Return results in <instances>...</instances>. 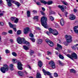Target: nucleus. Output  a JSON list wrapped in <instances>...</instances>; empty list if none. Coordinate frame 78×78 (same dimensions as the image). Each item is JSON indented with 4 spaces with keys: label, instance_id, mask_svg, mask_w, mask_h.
Listing matches in <instances>:
<instances>
[{
    "label": "nucleus",
    "instance_id": "obj_1",
    "mask_svg": "<svg viewBox=\"0 0 78 78\" xmlns=\"http://www.w3.org/2000/svg\"><path fill=\"white\" fill-rule=\"evenodd\" d=\"M17 41L18 43L20 44H21L22 43H23V44H26L27 45H28V46H30V43L28 42V41H26L24 38H21L19 37L17 38Z\"/></svg>",
    "mask_w": 78,
    "mask_h": 78
},
{
    "label": "nucleus",
    "instance_id": "obj_2",
    "mask_svg": "<svg viewBox=\"0 0 78 78\" xmlns=\"http://www.w3.org/2000/svg\"><path fill=\"white\" fill-rule=\"evenodd\" d=\"M47 18L45 16H43L41 18V22L42 25L45 28H47Z\"/></svg>",
    "mask_w": 78,
    "mask_h": 78
},
{
    "label": "nucleus",
    "instance_id": "obj_3",
    "mask_svg": "<svg viewBox=\"0 0 78 78\" xmlns=\"http://www.w3.org/2000/svg\"><path fill=\"white\" fill-rule=\"evenodd\" d=\"M66 56L67 57L72 60H73V58L75 59H77L78 58L76 54L75 53H73L71 55L67 54Z\"/></svg>",
    "mask_w": 78,
    "mask_h": 78
},
{
    "label": "nucleus",
    "instance_id": "obj_4",
    "mask_svg": "<svg viewBox=\"0 0 78 78\" xmlns=\"http://www.w3.org/2000/svg\"><path fill=\"white\" fill-rule=\"evenodd\" d=\"M8 70H9L8 66L6 65H4L3 67L1 68V71L3 73H5L6 72V71H8Z\"/></svg>",
    "mask_w": 78,
    "mask_h": 78
},
{
    "label": "nucleus",
    "instance_id": "obj_5",
    "mask_svg": "<svg viewBox=\"0 0 78 78\" xmlns=\"http://www.w3.org/2000/svg\"><path fill=\"white\" fill-rule=\"evenodd\" d=\"M67 42L70 43L72 42V36L70 35H66L65 36Z\"/></svg>",
    "mask_w": 78,
    "mask_h": 78
},
{
    "label": "nucleus",
    "instance_id": "obj_6",
    "mask_svg": "<svg viewBox=\"0 0 78 78\" xmlns=\"http://www.w3.org/2000/svg\"><path fill=\"white\" fill-rule=\"evenodd\" d=\"M40 2H41V3H42L44 4V5H46V4H48V5H51V4L53 3V2L51 1H48L47 2L44 0H41Z\"/></svg>",
    "mask_w": 78,
    "mask_h": 78
},
{
    "label": "nucleus",
    "instance_id": "obj_7",
    "mask_svg": "<svg viewBox=\"0 0 78 78\" xmlns=\"http://www.w3.org/2000/svg\"><path fill=\"white\" fill-rule=\"evenodd\" d=\"M6 1H7L8 5L9 7L11 6L12 5L11 3H15V1L13 0H6Z\"/></svg>",
    "mask_w": 78,
    "mask_h": 78
},
{
    "label": "nucleus",
    "instance_id": "obj_8",
    "mask_svg": "<svg viewBox=\"0 0 78 78\" xmlns=\"http://www.w3.org/2000/svg\"><path fill=\"white\" fill-rule=\"evenodd\" d=\"M49 64H50L51 67L52 68V69H55L56 66L55 65V62L53 61H51L49 63Z\"/></svg>",
    "mask_w": 78,
    "mask_h": 78
},
{
    "label": "nucleus",
    "instance_id": "obj_9",
    "mask_svg": "<svg viewBox=\"0 0 78 78\" xmlns=\"http://www.w3.org/2000/svg\"><path fill=\"white\" fill-rule=\"evenodd\" d=\"M29 31H30V28L29 27H26L24 28L23 32L24 34H28V33Z\"/></svg>",
    "mask_w": 78,
    "mask_h": 78
},
{
    "label": "nucleus",
    "instance_id": "obj_10",
    "mask_svg": "<svg viewBox=\"0 0 78 78\" xmlns=\"http://www.w3.org/2000/svg\"><path fill=\"white\" fill-rule=\"evenodd\" d=\"M58 7L59 8H60L62 12L64 11V9H67V7L66 6L59 5Z\"/></svg>",
    "mask_w": 78,
    "mask_h": 78
},
{
    "label": "nucleus",
    "instance_id": "obj_11",
    "mask_svg": "<svg viewBox=\"0 0 78 78\" xmlns=\"http://www.w3.org/2000/svg\"><path fill=\"white\" fill-rule=\"evenodd\" d=\"M17 65L18 69H19V70H22L23 69V68H22V64H21V62H18Z\"/></svg>",
    "mask_w": 78,
    "mask_h": 78
},
{
    "label": "nucleus",
    "instance_id": "obj_12",
    "mask_svg": "<svg viewBox=\"0 0 78 78\" xmlns=\"http://www.w3.org/2000/svg\"><path fill=\"white\" fill-rule=\"evenodd\" d=\"M46 42L48 43V44L50 46V47H53V43L52 42L48 39L46 40Z\"/></svg>",
    "mask_w": 78,
    "mask_h": 78
},
{
    "label": "nucleus",
    "instance_id": "obj_13",
    "mask_svg": "<svg viewBox=\"0 0 78 78\" xmlns=\"http://www.w3.org/2000/svg\"><path fill=\"white\" fill-rule=\"evenodd\" d=\"M49 32L48 31H47L46 32V34H47L48 35H50L51 33H52V34H53L54 31V30L52 29L51 28H50L49 29Z\"/></svg>",
    "mask_w": 78,
    "mask_h": 78
},
{
    "label": "nucleus",
    "instance_id": "obj_14",
    "mask_svg": "<svg viewBox=\"0 0 78 78\" xmlns=\"http://www.w3.org/2000/svg\"><path fill=\"white\" fill-rule=\"evenodd\" d=\"M69 19L70 20H73L75 19V16L73 14H71L69 16Z\"/></svg>",
    "mask_w": 78,
    "mask_h": 78
},
{
    "label": "nucleus",
    "instance_id": "obj_15",
    "mask_svg": "<svg viewBox=\"0 0 78 78\" xmlns=\"http://www.w3.org/2000/svg\"><path fill=\"white\" fill-rule=\"evenodd\" d=\"M57 48H55L56 50H57L58 51H59V50L60 49H62V46L59 44H57ZM60 48V49H59Z\"/></svg>",
    "mask_w": 78,
    "mask_h": 78
},
{
    "label": "nucleus",
    "instance_id": "obj_16",
    "mask_svg": "<svg viewBox=\"0 0 78 78\" xmlns=\"http://www.w3.org/2000/svg\"><path fill=\"white\" fill-rule=\"evenodd\" d=\"M42 71L44 73V75H46V74H47L48 75H51V73H50L49 72L45 71V70L44 69H43Z\"/></svg>",
    "mask_w": 78,
    "mask_h": 78
},
{
    "label": "nucleus",
    "instance_id": "obj_17",
    "mask_svg": "<svg viewBox=\"0 0 78 78\" xmlns=\"http://www.w3.org/2000/svg\"><path fill=\"white\" fill-rule=\"evenodd\" d=\"M9 26L10 28H13V27H16L17 25L16 24H12L10 22L9 23Z\"/></svg>",
    "mask_w": 78,
    "mask_h": 78
},
{
    "label": "nucleus",
    "instance_id": "obj_18",
    "mask_svg": "<svg viewBox=\"0 0 78 78\" xmlns=\"http://www.w3.org/2000/svg\"><path fill=\"white\" fill-rule=\"evenodd\" d=\"M38 65L39 66V67H41L42 66V65H43V63H42V62L41 61L39 60L38 61Z\"/></svg>",
    "mask_w": 78,
    "mask_h": 78
},
{
    "label": "nucleus",
    "instance_id": "obj_19",
    "mask_svg": "<svg viewBox=\"0 0 78 78\" xmlns=\"http://www.w3.org/2000/svg\"><path fill=\"white\" fill-rule=\"evenodd\" d=\"M74 31L75 33H78V28L76 27V26L74 27Z\"/></svg>",
    "mask_w": 78,
    "mask_h": 78
},
{
    "label": "nucleus",
    "instance_id": "obj_20",
    "mask_svg": "<svg viewBox=\"0 0 78 78\" xmlns=\"http://www.w3.org/2000/svg\"><path fill=\"white\" fill-rule=\"evenodd\" d=\"M52 34L55 36H57L58 34V32L56 30H54Z\"/></svg>",
    "mask_w": 78,
    "mask_h": 78
},
{
    "label": "nucleus",
    "instance_id": "obj_21",
    "mask_svg": "<svg viewBox=\"0 0 78 78\" xmlns=\"http://www.w3.org/2000/svg\"><path fill=\"white\" fill-rule=\"evenodd\" d=\"M13 66H14V65L13 64H10L9 66V68L10 70H14Z\"/></svg>",
    "mask_w": 78,
    "mask_h": 78
},
{
    "label": "nucleus",
    "instance_id": "obj_22",
    "mask_svg": "<svg viewBox=\"0 0 78 78\" xmlns=\"http://www.w3.org/2000/svg\"><path fill=\"white\" fill-rule=\"evenodd\" d=\"M60 24L62 26H63L64 25V20L63 19H61L60 20Z\"/></svg>",
    "mask_w": 78,
    "mask_h": 78
},
{
    "label": "nucleus",
    "instance_id": "obj_23",
    "mask_svg": "<svg viewBox=\"0 0 78 78\" xmlns=\"http://www.w3.org/2000/svg\"><path fill=\"white\" fill-rule=\"evenodd\" d=\"M37 42L38 44H41V43L42 42V40L41 39H39L37 41Z\"/></svg>",
    "mask_w": 78,
    "mask_h": 78
},
{
    "label": "nucleus",
    "instance_id": "obj_24",
    "mask_svg": "<svg viewBox=\"0 0 78 78\" xmlns=\"http://www.w3.org/2000/svg\"><path fill=\"white\" fill-rule=\"evenodd\" d=\"M37 78H41V75L39 73H37L36 75Z\"/></svg>",
    "mask_w": 78,
    "mask_h": 78
},
{
    "label": "nucleus",
    "instance_id": "obj_25",
    "mask_svg": "<svg viewBox=\"0 0 78 78\" xmlns=\"http://www.w3.org/2000/svg\"><path fill=\"white\" fill-rule=\"evenodd\" d=\"M18 21H19V19H18V18H16V17L14 20V23H18Z\"/></svg>",
    "mask_w": 78,
    "mask_h": 78
},
{
    "label": "nucleus",
    "instance_id": "obj_26",
    "mask_svg": "<svg viewBox=\"0 0 78 78\" xmlns=\"http://www.w3.org/2000/svg\"><path fill=\"white\" fill-rule=\"evenodd\" d=\"M30 39L32 41V42H36V39L34 38H30Z\"/></svg>",
    "mask_w": 78,
    "mask_h": 78
},
{
    "label": "nucleus",
    "instance_id": "obj_27",
    "mask_svg": "<svg viewBox=\"0 0 78 78\" xmlns=\"http://www.w3.org/2000/svg\"><path fill=\"white\" fill-rule=\"evenodd\" d=\"M27 16L28 17H30V11H27Z\"/></svg>",
    "mask_w": 78,
    "mask_h": 78
},
{
    "label": "nucleus",
    "instance_id": "obj_28",
    "mask_svg": "<svg viewBox=\"0 0 78 78\" xmlns=\"http://www.w3.org/2000/svg\"><path fill=\"white\" fill-rule=\"evenodd\" d=\"M23 48L24 50H29V48L26 46H23Z\"/></svg>",
    "mask_w": 78,
    "mask_h": 78
},
{
    "label": "nucleus",
    "instance_id": "obj_29",
    "mask_svg": "<svg viewBox=\"0 0 78 78\" xmlns=\"http://www.w3.org/2000/svg\"><path fill=\"white\" fill-rule=\"evenodd\" d=\"M58 62L60 66H62L63 64L62 62H61L60 60H58Z\"/></svg>",
    "mask_w": 78,
    "mask_h": 78
},
{
    "label": "nucleus",
    "instance_id": "obj_30",
    "mask_svg": "<svg viewBox=\"0 0 78 78\" xmlns=\"http://www.w3.org/2000/svg\"><path fill=\"white\" fill-rule=\"evenodd\" d=\"M58 56L60 59H64V56H62V55L59 54Z\"/></svg>",
    "mask_w": 78,
    "mask_h": 78
},
{
    "label": "nucleus",
    "instance_id": "obj_31",
    "mask_svg": "<svg viewBox=\"0 0 78 78\" xmlns=\"http://www.w3.org/2000/svg\"><path fill=\"white\" fill-rule=\"evenodd\" d=\"M34 54V51L31 50L30 52V56H32V55H33Z\"/></svg>",
    "mask_w": 78,
    "mask_h": 78
},
{
    "label": "nucleus",
    "instance_id": "obj_32",
    "mask_svg": "<svg viewBox=\"0 0 78 78\" xmlns=\"http://www.w3.org/2000/svg\"><path fill=\"white\" fill-rule=\"evenodd\" d=\"M49 18H50V19L51 21H53V20H54V18L52 16H50L49 17Z\"/></svg>",
    "mask_w": 78,
    "mask_h": 78
},
{
    "label": "nucleus",
    "instance_id": "obj_33",
    "mask_svg": "<svg viewBox=\"0 0 78 78\" xmlns=\"http://www.w3.org/2000/svg\"><path fill=\"white\" fill-rule=\"evenodd\" d=\"M71 72L75 73V72H76V71L74 69H71Z\"/></svg>",
    "mask_w": 78,
    "mask_h": 78
},
{
    "label": "nucleus",
    "instance_id": "obj_34",
    "mask_svg": "<svg viewBox=\"0 0 78 78\" xmlns=\"http://www.w3.org/2000/svg\"><path fill=\"white\" fill-rule=\"evenodd\" d=\"M18 74L19 75H20V76H22V75H23V73L21 71H19L18 72Z\"/></svg>",
    "mask_w": 78,
    "mask_h": 78
},
{
    "label": "nucleus",
    "instance_id": "obj_35",
    "mask_svg": "<svg viewBox=\"0 0 78 78\" xmlns=\"http://www.w3.org/2000/svg\"><path fill=\"white\" fill-rule=\"evenodd\" d=\"M12 62L13 63H15V62H17V60L16 59H12Z\"/></svg>",
    "mask_w": 78,
    "mask_h": 78
},
{
    "label": "nucleus",
    "instance_id": "obj_36",
    "mask_svg": "<svg viewBox=\"0 0 78 78\" xmlns=\"http://www.w3.org/2000/svg\"><path fill=\"white\" fill-rule=\"evenodd\" d=\"M15 5H17V6H18L19 7V6H20V4L19 2H16L15 3Z\"/></svg>",
    "mask_w": 78,
    "mask_h": 78
},
{
    "label": "nucleus",
    "instance_id": "obj_37",
    "mask_svg": "<svg viewBox=\"0 0 78 78\" xmlns=\"http://www.w3.org/2000/svg\"><path fill=\"white\" fill-rule=\"evenodd\" d=\"M17 34L18 35H20L21 34V31L20 30H18L17 31Z\"/></svg>",
    "mask_w": 78,
    "mask_h": 78
},
{
    "label": "nucleus",
    "instance_id": "obj_38",
    "mask_svg": "<svg viewBox=\"0 0 78 78\" xmlns=\"http://www.w3.org/2000/svg\"><path fill=\"white\" fill-rule=\"evenodd\" d=\"M54 76H55V77H58V74L56 73H54Z\"/></svg>",
    "mask_w": 78,
    "mask_h": 78
},
{
    "label": "nucleus",
    "instance_id": "obj_39",
    "mask_svg": "<svg viewBox=\"0 0 78 78\" xmlns=\"http://www.w3.org/2000/svg\"><path fill=\"white\" fill-rule=\"evenodd\" d=\"M29 36L31 37H34V35L32 33H30V34Z\"/></svg>",
    "mask_w": 78,
    "mask_h": 78
},
{
    "label": "nucleus",
    "instance_id": "obj_40",
    "mask_svg": "<svg viewBox=\"0 0 78 78\" xmlns=\"http://www.w3.org/2000/svg\"><path fill=\"white\" fill-rule=\"evenodd\" d=\"M62 3L63 4H64V5H68V3H67V2L65 1H63Z\"/></svg>",
    "mask_w": 78,
    "mask_h": 78
},
{
    "label": "nucleus",
    "instance_id": "obj_41",
    "mask_svg": "<svg viewBox=\"0 0 78 78\" xmlns=\"http://www.w3.org/2000/svg\"><path fill=\"white\" fill-rule=\"evenodd\" d=\"M12 55L14 56H17V54H16V53L14 52H12Z\"/></svg>",
    "mask_w": 78,
    "mask_h": 78
},
{
    "label": "nucleus",
    "instance_id": "obj_42",
    "mask_svg": "<svg viewBox=\"0 0 78 78\" xmlns=\"http://www.w3.org/2000/svg\"><path fill=\"white\" fill-rule=\"evenodd\" d=\"M5 52L6 53L8 54V53H9V52H10V51H9V50L7 49L5 50Z\"/></svg>",
    "mask_w": 78,
    "mask_h": 78
},
{
    "label": "nucleus",
    "instance_id": "obj_43",
    "mask_svg": "<svg viewBox=\"0 0 78 78\" xmlns=\"http://www.w3.org/2000/svg\"><path fill=\"white\" fill-rule=\"evenodd\" d=\"M16 17H12L11 18V20H12V21H13L15 20V19H16Z\"/></svg>",
    "mask_w": 78,
    "mask_h": 78
},
{
    "label": "nucleus",
    "instance_id": "obj_44",
    "mask_svg": "<svg viewBox=\"0 0 78 78\" xmlns=\"http://www.w3.org/2000/svg\"><path fill=\"white\" fill-rule=\"evenodd\" d=\"M8 33H10V34H12V30H10L8 31Z\"/></svg>",
    "mask_w": 78,
    "mask_h": 78
},
{
    "label": "nucleus",
    "instance_id": "obj_45",
    "mask_svg": "<svg viewBox=\"0 0 78 78\" xmlns=\"http://www.w3.org/2000/svg\"><path fill=\"white\" fill-rule=\"evenodd\" d=\"M38 17H39L38 16H34V19H37V20H38Z\"/></svg>",
    "mask_w": 78,
    "mask_h": 78
},
{
    "label": "nucleus",
    "instance_id": "obj_46",
    "mask_svg": "<svg viewBox=\"0 0 78 78\" xmlns=\"http://www.w3.org/2000/svg\"><path fill=\"white\" fill-rule=\"evenodd\" d=\"M47 55H51V52L49 51H48L47 52Z\"/></svg>",
    "mask_w": 78,
    "mask_h": 78
},
{
    "label": "nucleus",
    "instance_id": "obj_47",
    "mask_svg": "<svg viewBox=\"0 0 78 78\" xmlns=\"http://www.w3.org/2000/svg\"><path fill=\"white\" fill-rule=\"evenodd\" d=\"M72 48H73V50H76V47H75V46H74L72 47Z\"/></svg>",
    "mask_w": 78,
    "mask_h": 78
},
{
    "label": "nucleus",
    "instance_id": "obj_48",
    "mask_svg": "<svg viewBox=\"0 0 78 78\" xmlns=\"http://www.w3.org/2000/svg\"><path fill=\"white\" fill-rule=\"evenodd\" d=\"M0 25L1 26H3V25H4V23L2 22H1L0 23Z\"/></svg>",
    "mask_w": 78,
    "mask_h": 78
},
{
    "label": "nucleus",
    "instance_id": "obj_49",
    "mask_svg": "<svg viewBox=\"0 0 78 78\" xmlns=\"http://www.w3.org/2000/svg\"><path fill=\"white\" fill-rule=\"evenodd\" d=\"M36 3L37 5H41V3L39 2H37Z\"/></svg>",
    "mask_w": 78,
    "mask_h": 78
},
{
    "label": "nucleus",
    "instance_id": "obj_50",
    "mask_svg": "<svg viewBox=\"0 0 78 78\" xmlns=\"http://www.w3.org/2000/svg\"><path fill=\"white\" fill-rule=\"evenodd\" d=\"M41 15H42L43 16H45V13L44 12H42V11H41Z\"/></svg>",
    "mask_w": 78,
    "mask_h": 78
},
{
    "label": "nucleus",
    "instance_id": "obj_51",
    "mask_svg": "<svg viewBox=\"0 0 78 78\" xmlns=\"http://www.w3.org/2000/svg\"><path fill=\"white\" fill-rule=\"evenodd\" d=\"M13 30L16 32L17 31V30L16 29V27H13Z\"/></svg>",
    "mask_w": 78,
    "mask_h": 78
},
{
    "label": "nucleus",
    "instance_id": "obj_52",
    "mask_svg": "<svg viewBox=\"0 0 78 78\" xmlns=\"http://www.w3.org/2000/svg\"><path fill=\"white\" fill-rule=\"evenodd\" d=\"M7 34V33L6 32H3L2 33V34L3 35H5V34Z\"/></svg>",
    "mask_w": 78,
    "mask_h": 78
},
{
    "label": "nucleus",
    "instance_id": "obj_53",
    "mask_svg": "<svg viewBox=\"0 0 78 78\" xmlns=\"http://www.w3.org/2000/svg\"><path fill=\"white\" fill-rule=\"evenodd\" d=\"M10 41L12 43H13V42H14V40L12 39H10Z\"/></svg>",
    "mask_w": 78,
    "mask_h": 78
},
{
    "label": "nucleus",
    "instance_id": "obj_54",
    "mask_svg": "<svg viewBox=\"0 0 78 78\" xmlns=\"http://www.w3.org/2000/svg\"><path fill=\"white\" fill-rule=\"evenodd\" d=\"M41 9L43 11H45V8H44V7H42Z\"/></svg>",
    "mask_w": 78,
    "mask_h": 78
},
{
    "label": "nucleus",
    "instance_id": "obj_55",
    "mask_svg": "<svg viewBox=\"0 0 78 78\" xmlns=\"http://www.w3.org/2000/svg\"><path fill=\"white\" fill-rule=\"evenodd\" d=\"M64 44L65 45H68V43L65 42L64 43Z\"/></svg>",
    "mask_w": 78,
    "mask_h": 78
},
{
    "label": "nucleus",
    "instance_id": "obj_56",
    "mask_svg": "<svg viewBox=\"0 0 78 78\" xmlns=\"http://www.w3.org/2000/svg\"><path fill=\"white\" fill-rule=\"evenodd\" d=\"M33 12L34 14H36V13H37V11H36V10H34L33 11Z\"/></svg>",
    "mask_w": 78,
    "mask_h": 78
},
{
    "label": "nucleus",
    "instance_id": "obj_57",
    "mask_svg": "<svg viewBox=\"0 0 78 78\" xmlns=\"http://www.w3.org/2000/svg\"><path fill=\"white\" fill-rule=\"evenodd\" d=\"M51 75H51H48L50 76H49L50 78H53V76L52 75Z\"/></svg>",
    "mask_w": 78,
    "mask_h": 78
},
{
    "label": "nucleus",
    "instance_id": "obj_58",
    "mask_svg": "<svg viewBox=\"0 0 78 78\" xmlns=\"http://www.w3.org/2000/svg\"><path fill=\"white\" fill-rule=\"evenodd\" d=\"M3 16V13H0V17Z\"/></svg>",
    "mask_w": 78,
    "mask_h": 78
},
{
    "label": "nucleus",
    "instance_id": "obj_59",
    "mask_svg": "<svg viewBox=\"0 0 78 78\" xmlns=\"http://www.w3.org/2000/svg\"><path fill=\"white\" fill-rule=\"evenodd\" d=\"M73 11L74 12H77V10L76 9H74Z\"/></svg>",
    "mask_w": 78,
    "mask_h": 78
},
{
    "label": "nucleus",
    "instance_id": "obj_60",
    "mask_svg": "<svg viewBox=\"0 0 78 78\" xmlns=\"http://www.w3.org/2000/svg\"><path fill=\"white\" fill-rule=\"evenodd\" d=\"M36 29L38 30H41V29H40V28H39V27H37L36 28Z\"/></svg>",
    "mask_w": 78,
    "mask_h": 78
},
{
    "label": "nucleus",
    "instance_id": "obj_61",
    "mask_svg": "<svg viewBox=\"0 0 78 78\" xmlns=\"http://www.w3.org/2000/svg\"><path fill=\"white\" fill-rule=\"evenodd\" d=\"M51 13H50V14H54V13H55V12L53 11H51Z\"/></svg>",
    "mask_w": 78,
    "mask_h": 78
},
{
    "label": "nucleus",
    "instance_id": "obj_62",
    "mask_svg": "<svg viewBox=\"0 0 78 78\" xmlns=\"http://www.w3.org/2000/svg\"><path fill=\"white\" fill-rule=\"evenodd\" d=\"M65 14H66V15H67V14H68V12H65Z\"/></svg>",
    "mask_w": 78,
    "mask_h": 78
},
{
    "label": "nucleus",
    "instance_id": "obj_63",
    "mask_svg": "<svg viewBox=\"0 0 78 78\" xmlns=\"http://www.w3.org/2000/svg\"><path fill=\"white\" fill-rule=\"evenodd\" d=\"M55 53L56 55H58V52L57 51H55Z\"/></svg>",
    "mask_w": 78,
    "mask_h": 78
},
{
    "label": "nucleus",
    "instance_id": "obj_64",
    "mask_svg": "<svg viewBox=\"0 0 78 78\" xmlns=\"http://www.w3.org/2000/svg\"><path fill=\"white\" fill-rule=\"evenodd\" d=\"M2 3V1L0 0V4H1Z\"/></svg>",
    "mask_w": 78,
    "mask_h": 78
}]
</instances>
